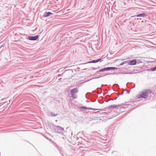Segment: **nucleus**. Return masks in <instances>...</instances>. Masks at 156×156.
<instances>
[{"instance_id":"nucleus-15","label":"nucleus","mask_w":156,"mask_h":156,"mask_svg":"<svg viewBox=\"0 0 156 156\" xmlns=\"http://www.w3.org/2000/svg\"><path fill=\"white\" fill-rule=\"evenodd\" d=\"M99 77H96V78H99Z\"/></svg>"},{"instance_id":"nucleus-12","label":"nucleus","mask_w":156,"mask_h":156,"mask_svg":"<svg viewBox=\"0 0 156 156\" xmlns=\"http://www.w3.org/2000/svg\"><path fill=\"white\" fill-rule=\"evenodd\" d=\"M88 63H95V60L90 61L88 62Z\"/></svg>"},{"instance_id":"nucleus-11","label":"nucleus","mask_w":156,"mask_h":156,"mask_svg":"<svg viewBox=\"0 0 156 156\" xmlns=\"http://www.w3.org/2000/svg\"><path fill=\"white\" fill-rule=\"evenodd\" d=\"M81 108H84V109H92V108H87V107H82Z\"/></svg>"},{"instance_id":"nucleus-6","label":"nucleus","mask_w":156,"mask_h":156,"mask_svg":"<svg viewBox=\"0 0 156 156\" xmlns=\"http://www.w3.org/2000/svg\"><path fill=\"white\" fill-rule=\"evenodd\" d=\"M52 14V13L50 12H46L44 17H46Z\"/></svg>"},{"instance_id":"nucleus-2","label":"nucleus","mask_w":156,"mask_h":156,"mask_svg":"<svg viewBox=\"0 0 156 156\" xmlns=\"http://www.w3.org/2000/svg\"><path fill=\"white\" fill-rule=\"evenodd\" d=\"M136 60H133L131 61H127V64L128 65H133L136 64Z\"/></svg>"},{"instance_id":"nucleus-3","label":"nucleus","mask_w":156,"mask_h":156,"mask_svg":"<svg viewBox=\"0 0 156 156\" xmlns=\"http://www.w3.org/2000/svg\"><path fill=\"white\" fill-rule=\"evenodd\" d=\"M38 37V36H35L34 37V36H29L28 37V39L30 40H36Z\"/></svg>"},{"instance_id":"nucleus-10","label":"nucleus","mask_w":156,"mask_h":156,"mask_svg":"<svg viewBox=\"0 0 156 156\" xmlns=\"http://www.w3.org/2000/svg\"><path fill=\"white\" fill-rule=\"evenodd\" d=\"M116 106L115 105H112L109 106V108H116Z\"/></svg>"},{"instance_id":"nucleus-8","label":"nucleus","mask_w":156,"mask_h":156,"mask_svg":"<svg viewBox=\"0 0 156 156\" xmlns=\"http://www.w3.org/2000/svg\"><path fill=\"white\" fill-rule=\"evenodd\" d=\"M151 70L152 71H154L156 70V66L155 67H153V68H152L151 69Z\"/></svg>"},{"instance_id":"nucleus-1","label":"nucleus","mask_w":156,"mask_h":156,"mask_svg":"<svg viewBox=\"0 0 156 156\" xmlns=\"http://www.w3.org/2000/svg\"><path fill=\"white\" fill-rule=\"evenodd\" d=\"M152 94V91L149 90H147L142 92L141 94L137 95L136 98L140 99L141 98H147L149 94Z\"/></svg>"},{"instance_id":"nucleus-14","label":"nucleus","mask_w":156,"mask_h":156,"mask_svg":"<svg viewBox=\"0 0 156 156\" xmlns=\"http://www.w3.org/2000/svg\"><path fill=\"white\" fill-rule=\"evenodd\" d=\"M103 71H105L104 69H101L98 72H101Z\"/></svg>"},{"instance_id":"nucleus-5","label":"nucleus","mask_w":156,"mask_h":156,"mask_svg":"<svg viewBox=\"0 0 156 156\" xmlns=\"http://www.w3.org/2000/svg\"><path fill=\"white\" fill-rule=\"evenodd\" d=\"M115 69V68L114 67H107L104 68V70L106 71V70H110L111 69Z\"/></svg>"},{"instance_id":"nucleus-4","label":"nucleus","mask_w":156,"mask_h":156,"mask_svg":"<svg viewBox=\"0 0 156 156\" xmlns=\"http://www.w3.org/2000/svg\"><path fill=\"white\" fill-rule=\"evenodd\" d=\"M71 93L72 94L76 93L78 92L77 89L76 88L74 89L71 90Z\"/></svg>"},{"instance_id":"nucleus-9","label":"nucleus","mask_w":156,"mask_h":156,"mask_svg":"<svg viewBox=\"0 0 156 156\" xmlns=\"http://www.w3.org/2000/svg\"><path fill=\"white\" fill-rule=\"evenodd\" d=\"M72 97L73 98V99H74L76 98V97L74 95V94H72Z\"/></svg>"},{"instance_id":"nucleus-13","label":"nucleus","mask_w":156,"mask_h":156,"mask_svg":"<svg viewBox=\"0 0 156 156\" xmlns=\"http://www.w3.org/2000/svg\"><path fill=\"white\" fill-rule=\"evenodd\" d=\"M101 60V59H98L96 60H95V63L97 62H98L99 61H100Z\"/></svg>"},{"instance_id":"nucleus-7","label":"nucleus","mask_w":156,"mask_h":156,"mask_svg":"<svg viewBox=\"0 0 156 156\" xmlns=\"http://www.w3.org/2000/svg\"><path fill=\"white\" fill-rule=\"evenodd\" d=\"M146 15L144 14H140L137 15V17L143 16L144 17L146 16Z\"/></svg>"}]
</instances>
